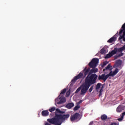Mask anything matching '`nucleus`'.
<instances>
[{"mask_svg":"<svg viewBox=\"0 0 125 125\" xmlns=\"http://www.w3.org/2000/svg\"><path fill=\"white\" fill-rule=\"evenodd\" d=\"M124 42H125V36L123 37V39Z\"/></svg>","mask_w":125,"mask_h":125,"instance_id":"nucleus-38","label":"nucleus"},{"mask_svg":"<svg viewBox=\"0 0 125 125\" xmlns=\"http://www.w3.org/2000/svg\"><path fill=\"white\" fill-rule=\"evenodd\" d=\"M82 72H83V73H84L83 74V78H85L86 77V76H90L91 75V74H90V67H85L83 70L82 71Z\"/></svg>","mask_w":125,"mask_h":125,"instance_id":"nucleus-7","label":"nucleus"},{"mask_svg":"<svg viewBox=\"0 0 125 125\" xmlns=\"http://www.w3.org/2000/svg\"><path fill=\"white\" fill-rule=\"evenodd\" d=\"M119 69L116 68L113 72L110 71L109 73L108 74V77H114V76H116V75L119 73Z\"/></svg>","mask_w":125,"mask_h":125,"instance_id":"nucleus-9","label":"nucleus"},{"mask_svg":"<svg viewBox=\"0 0 125 125\" xmlns=\"http://www.w3.org/2000/svg\"><path fill=\"white\" fill-rule=\"evenodd\" d=\"M55 101L58 105L63 104L66 102V98L64 97L63 95H62L61 97L60 95H59V96L55 100Z\"/></svg>","mask_w":125,"mask_h":125,"instance_id":"nucleus-4","label":"nucleus"},{"mask_svg":"<svg viewBox=\"0 0 125 125\" xmlns=\"http://www.w3.org/2000/svg\"><path fill=\"white\" fill-rule=\"evenodd\" d=\"M64 113H65V112L61 111L60 114H64Z\"/></svg>","mask_w":125,"mask_h":125,"instance_id":"nucleus-37","label":"nucleus"},{"mask_svg":"<svg viewBox=\"0 0 125 125\" xmlns=\"http://www.w3.org/2000/svg\"><path fill=\"white\" fill-rule=\"evenodd\" d=\"M105 51H106V50H105V48H102V49L100 50V53H101V54H104V53H105Z\"/></svg>","mask_w":125,"mask_h":125,"instance_id":"nucleus-25","label":"nucleus"},{"mask_svg":"<svg viewBox=\"0 0 125 125\" xmlns=\"http://www.w3.org/2000/svg\"><path fill=\"white\" fill-rule=\"evenodd\" d=\"M67 91V89L64 88L62 90H61V95H62V94H65V93H66V92Z\"/></svg>","mask_w":125,"mask_h":125,"instance_id":"nucleus-21","label":"nucleus"},{"mask_svg":"<svg viewBox=\"0 0 125 125\" xmlns=\"http://www.w3.org/2000/svg\"><path fill=\"white\" fill-rule=\"evenodd\" d=\"M81 120V114L76 113L70 116L71 122H79Z\"/></svg>","mask_w":125,"mask_h":125,"instance_id":"nucleus-5","label":"nucleus"},{"mask_svg":"<svg viewBox=\"0 0 125 125\" xmlns=\"http://www.w3.org/2000/svg\"><path fill=\"white\" fill-rule=\"evenodd\" d=\"M55 110H56V107L55 106L52 107L49 109V111L51 113H52V112H54V111H55Z\"/></svg>","mask_w":125,"mask_h":125,"instance_id":"nucleus-18","label":"nucleus"},{"mask_svg":"<svg viewBox=\"0 0 125 125\" xmlns=\"http://www.w3.org/2000/svg\"><path fill=\"white\" fill-rule=\"evenodd\" d=\"M117 52H118V48H115L114 50H113L111 52H109V53H110V55H111V56H113V55H115V54H117Z\"/></svg>","mask_w":125,"mask_h":125,"instance_id":"nucleus-14","label":"nucleus"},{"mask_svg":"<svg viewBox=\"0 0 125 125\" xmlns=\"http://www.w3.org/2000/svg\"><path fill=\"white\" fill-rule=\"evenodd\" d=\"M92 90H93V86H91L90 87V88L89 89V92H91V91H92Z\"/></svg>","mask_w":125,"mask_h":125,"instance_id":"nucleus-27","label":"nucleus"},{"mask_svg":"<svg viewBox=\"0 0 125 125\" xmlns=\"http://www.w3.org/2000/svg\"><path fill=\"white\" fill-rule=\"evenodd\" d=\"M98 76L96 74H92L90 76L87 75L85 79L84 83L82 85L81 91V95H85L87 92V90L92 84L96 83V81Z\"/></svg>","mask_w":125,"mask_h":125,"instance_id":"nucleus-1","label":"nucleus"},{"mask_svg":"<svg viewBox=\"0 0 125 125\" xmlns=\"http://www.w3.org/2000/svg\"><path fill=\"white\" fill-rule=\"evenodd\" d=\"M116 39L117 38L115 37V36H113L107 41V42H109V43H112L113 42H116Z\"/></svg>","mask_w":125,"mask_h":125,"instance_id":"nucleus-13","label":"nucleus"},{"mask_svg":"<svg viewBox=\"0 0 125 125\" xmlns=\"http://www.w3.org/2000/svg\"><path fill=\"white\" fill-rule=\"evenodd\" d=\"M105 70H112V66H111L110 64H108L105 67Z\"/></svg>","mask_w":125,"mask_h":125,"instance_id":"nucleus-22","label":"nucleus"},{"mask_svg":"<svg viewBox=\"0 0 125 125\" xmlns=\"http://www.w3.org/2000/svg\"><path fill=\"white\" fill-rule=\"evenodd\" d=\"M70 94H71V91L69 90L66 92V93L65 95L66 97H69V96H70Z\"/></svg>","mask_w":125,"mask_h":125,"instance_id":"nucleus-23","label":"nucleus"},{"mask_svg":"<svg viewBox=\"0 0 125 125\" xmlns=\"http://www.w3.org/2000/svg\"><path fill=\"white\" fill-rule=\"evenodd\" d=\"M110 57H112V56L111 55L110 52H109L108 54L105 56V58L107 59L108 58H110Z\"/></svg>","mask_w":125,"mask_h":125,"instance_id":"nucleus-24","label":"nucleus"},{"mask_svg":"<svg viewBox=\"0 0 125 125\" xmlns=\"http://www.w3.org/2000/svg\"><path fill=\"white\" fill-rule=\"evenodd\" d=\"M109 78V75L107 74L106 75L105 74H103L101 75H99L98 80L99 81H101L102 80L104 83L107 81V79Z\"/></svg>","mask_w":125,"mask_h":125,"instance_id":"nucleus-8","label":"nucleus"},{"mask_svg":"<svg viewBox=\"0 0 125 125\" xmlns=\"http://www.w3.org/2000/svg\"><path fill=\"white\" fill-rule=\"evenodd\" d=\"M41 114L43 117H47V116L49 115V112L47 110H43Z\"/></svg>","mask_w":125,"mask_h":125,"instance_id":"nucleus-10","label":"nucleus"},{"mask_svg":"<svg viewBox=\"0 0 125 125\" xmlns=\"http://www.w3.org/2000/svg\"><path fill=\"white\" fill-rule=\"evenodd\" d=\"M93 125V122H91L89 123V125Z\"/></svg>","mask_w":125,"mask_h":125,"instance_id":"nucleus-36","label":"nucleus"},{"mask_svg":"<svg viewBox=\"0 0 125 125\" xmlns=\"http://www.w3.org/2000/svg\"><path fill=\"white\" fill-rule=\"evenodd\" d=\"M117 120L119 121V122H122L123 120H124V117L121 116V118H118Z\"/></svg>","mask_w":125,"mask_h":125,"instance_id":"nucleus-28","label":"nucleus"},{"mask_svg":"<svg viewBox=\"0 0 125 125\" xmlns=\"http://www.w3.org/2000/svg\"><path fill=\"white\" fill-rule=\"evenodd\" d=\"M81 103H83V100H80L79 102L77 103V105H80Z\"/></svg>","mask_w":125,"mask_h":125,"instance_id":"nucleus-30","label":"nucleus"},{"mask_svg":"<svg viewBox=\"0 0 125 125\" xmlns=\"http://www.w3.org/2000/svg\"><path fill=\"white\" fill-rule=\"evenodd\" d=\"M108 118V116L106 114H103L101 116V119L102 121H106Z\"/></svg>","mask_w":125,"mask_h":125,"instance_id":"nucleus-16","label":"nucleus"},{"mask_svg":"<svg viewBox=\"0 0 125 125\" xmlns=\"http://www.w3.org/2000/svg\"><path fill=\"white\" fill-rule=\"evenodd\" d=\"M116 35H118V32L115 34Z\"/></svg>","mask_w":125,"mask_h":125,"instance_id":"nucleus-40","label":"nucleus"},{"mask_svg":"<svg viewBox=\"0 0 125 125\" xmlns=\"http://www.w3.org/2000/svg\"><path fill=\"white\" fill-rule=\"evenodd\" d=\"M125 116V112H123L122 113V115L121 116V117H123V118H124V117Z\"/></svg>","mask_w":125,"mask_h":125,"instance_id":"nucleus-34","label":"nucleus"},{"mask_svg":"<svg viewBox=\"0 0 125 125\" xmlns=\"http://www.w3.org/2000/svg\"><path fill=\"white\" fill-rule=\"evenodd\" d=\"M99 59L93 58L92 61L88 63V66L90 67V74L92 75L93 73H97L98 69L96 68L97 65H98Z\"/></svg>","mask_w":125,"mask_h":125,"instance_id":"nucleus-3","label":"nucleus"},{"mask_svg":"<svg viewBox=\"0 0 125 125\" xmlns=\"http://www.w3.org/2000/svg\"><path fill=\"white\" fill-rule=\"evenodd\" d=\"M124 50H125V45H124L123 46L118 49L119 52H122L124 51Z\"/></svg>","mask_w":125,"mask_h":125,"instance_id":"nucleus-17","label":"nucleus"},{"mask_svg":"<svg viewBox=\"0 0 125 125\" xmlns=\"http://www.w3.org/2000/svg\"><path fill=\"white\" fill-rule=\"evenodd\" d=\"M75 106V104H73V103H69L66 105V108L67 109H71Z\"/></svg>","mask_w":125,"mask_h":125,"instance_id":"nucleus-11","label":"nucleus"},{"mask_svg":"<svg viewBox=\"0 0 125 125\" xmlns=\"http://www.w3.org/2000/svg\"><path fill=\"white\" fill-rule=\"evenodd\" d=\"M107 64H108V62H103V66H106V65H107Z\"/></svg>","mask_w":125,"mask_h":125,"instance_id":"nucleus-29","label":"nucleus"},{"mask_svg":"<svg viewBox=\"0 0 125 125\" xmlns=\"http://www.w3.org/2000/svg\"><path fill=\"white\" fill-rule=\"evenodd\" d=\"M103 86L102 87L101 89L100 90V94H101V93H102V92H103Z\"/></svg>","mask_w":125,"mask_h":125,"instance_id":"nucleus-32","label":"nucleus"},{"mask_svg":"<svg viewBox=\"0 0 125 125\" xmlns=\"http://www.w3.org/2000/svg\"><path fill=\"white\" fill-rule=\"evenodd\" d=\"M110 125H119V123H112L110 124Z\"/></svg>","mask_w":125,"mask_h":125,"instance_id":"nucleus-31","label":"nucleus"},{"mask_svg":"<svg viewBox=\"0 0 125 125\" xmlns=\"http://www.w3.org/2000/svg\"><path fill=\"white\" fill-rule=\"evenodd\" d=\"M83 78L84 79V78H83V72L81 71L77 76L74 77V79L71 81V83H75L77 80L83 79Z\"/></svg>","mask_w":125,"mask_h":125,"instance_id":"nucleus-6","label":"nucleus"},{"mask_svg":"<svg viewBox=\"0 0 125 125\" xmlns=\"http://www.w3.org/2000/svg\"><path fill=\"white\" fill-rule=\"evenodd\" d=\"M101 83H98L96 86V90H98L101 87Z\"/></svg>","mask_w":125,"mask_h":125,"instance_id":"nucleus-19","label":"nucleus"},{"mask_svg":"<svg viewBox=\"0 0 125 125\" xmlns=\"http://www.w3.org/2000/svg\"><path fill=\"white\" fill-rule=\"evenodd\" d=\"M118 57H119V55H116V56H114L115 59H117V58H118Z\"/></svg>","mask_w":125,"mask_h":125,"instance_id":"nucleus-35","label":"nucleus"},{"mask_svg":"<svg viewBox=\"0 0 125 125\" xmlns=\"http://www.w3.org/2000/svg\"><path fill=\"white\" fill-rule=\"evenodd\" d=\"M81 108V106L79 105V104H77V105H76L74 108L73 110L74 111H77V110H79V109H80Z\"/></svg>","mask_w":125,"mask_h":125,"instance_id":"nucleus-20","label":"nucleus"},{"mask_svg":"<svg viewBox=\"0 0 125 125\" xmlns=\"http://www.w3.org/2000/svg\"><path fill=\"white\" fill-rule=\"evenodd\" d=\"M99 95H100V96H101V95H102V93H101V94H100V92Z\"/></svg>","mask_w":125,"mask_h":125,"instance_id":"nucleus-39","label":"nucleus"},{"mask_svg":"<svg viewBox=\"0 0 125 125\" xmlns=\"http://www.w3.org/2000/svg\"><path fill=\"white\" fill-rule=\"evenodd\" d=\"M122 65V60H118L117 61L115 66L116 67H120Z\"/></svg>","mask_w":125,"mask_h":125,"instance_id":"nucleus-15","label":"nucleus"},{"mask_svg":"<svg viewBox=\"0 0 125 125\" xmlns=\"http://www.w3.org/2000/svg\"><path fill=\"white\" fill-rule=\"evenodd\" d=\"M55 110V117L47 120V122L51 124V125H61L64 121H66V119H68L70 117V114H60V112L61 111L58 108L56 109Z\"/></svg>","mask_w":125,"mask_h":125,"instance_id":"nucleus-2","label":"nucleus"},{"mask_svg":"<svg viewBox=\"0 0 125 125\" xmlns=\"http://www.w3.org/2000/svg\"><path fill=\"white\" fill-rule=\"evenodd\" d=\"M81 89V87H79L76 90V91H75V93H78L80 91Z\"/></svg>","mask_w":125,"mask_h":125,"instance_id":"nucleus-26","label":"nucleus"},{"mask_svg":"<svg viewBox=\"0 0 125 125\" xmlns=\"http://www.w3.org/2000/svg\"><path fill=\"white\" fill-rule=\"evenodd\" d=\"M125 109V107L123 105H119L116 109L117 112L118 113H121L123 110Z\"/></svg>","mask_w":125,"mask_h":125,"instance_id":"nucleus-12","label":"nucleus"},{"mask_svg":"<svg viewBox=\"0 0 125 125\" xmlns=\"http://www.w3.org/2000/svg\"><path fill=\"white\" fill-rule=\"evenodd\" d=\"M123 55H124V53H121L120 54H119V55H118V56L119 57H122V56H123Z\"/></svg>","mask_w":125,"mask_h":125,"instance_id":"nucleus-33","label":"nucleus"}]
</instances>
